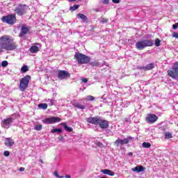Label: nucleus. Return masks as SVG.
Returning a JSON list of instances; mask_svg holds the SVG:
<instances>
[{"label": "nucleus", "mask_w": 178, "mask_h": 178, "mask_svg": "<svg viewBox=\"0 0 178 178\" xmlns=\"http://www.w3.org/2000/svg\"><path fill=\"white\" fill-rule=\"evenodd\" d=\"M173 136H172V133L170 132H165V138H172Z\"/></svg>", "instance_id": "31"}, {"label": "nucleus", "mask_w": 178, "mask_h": 178, "mask_svg": "<svg viewBox=\"0 0 178 178\" xmlns=\"http://www.w3.org/2000/svg\"><path fill=\"white\" fill-rule=\"evenodd\" d=\"M153 45L154 41L151 40H143L136 43V47L139 51H143L144 48H147V47H152Z\"/></svg>", "instance_id": "4"}, {"label": "nucleus", "mask_w": 178, "mask_h": 178, "mask_svg": "<svg viewBox=\"0 0 178 178\" xmlns=\"http://www.w3.org/2000/svg\"><path fill=\"white\" fill-rule=\"evenodd\" d=\"M90 66H93V67H97L99 66V63L97 61H93L90 63Z\"/></svg>", "instance_id": "30"}, {"label": "nucleus", "mask_w": 178, "mask_h": 178, "mask_svg": "<svg viewBox=\"0 0 178 178\" xmlns=\"http://www.w3.org/2000/svg\"><path fill=\"white\" fill-rule=\"evenodd\" d=\"M101 172L104 173V175H108V176H115V172L108 169L102 170Z\"/></svg>", "instance_id": "18"}, {"label": "nucleus", "mask_w": 178, "mask_h": 178, "mask_svg": "<svg viewBox=\"0 0 178 178\" xmlns=\"http://www.w3.org/2000/svg\"><path fill=\"white\" fill-rule=\"evenodd\" d=\"M51 133H52V134H55V133H58V134H60V133H62V129H53L51 131Z\"/></svg>", "instance_id": "24"}, {"label": "nucleus", "mask_w": 178, "mask_h": 178, "mask_svg": "<svg viewBox=\"0 0 178 178\" xmlns=\"http://www.w3.org/2000/svg\"><path fill=\"white\" fill-rule=\"evenodd\" d=\"M66 178H71L72 177L70 175H65Z\"/></svg>", "instance_id": "49"}, {"label": "nucleus", "mask_w": 178, "mask_h": 178, "mask_svg": "<svg viewBox=\"0 0 178 178\" xmlns=\"http://www.w3.org/2000/svg\"><path fill=\"white\" fill-rule=\"evenodd\" d=\"M4 127H6L4 126Z\"/></svg>", "instance_id": "54"}, {"label": "nucleus", "mask_w": 178, "mask_h": 178, "mask_svg": "<svg viewBox=\"0 0 178 178\" xmlns=\"http://www.w3.org/2000/svg\"><path fill=\"white\" fill-rule=\"evenodd\" d=\"M115 145H117L118 147V145H123V142L122 139H117L115 141Z\"/></svg>", "instance_id": "27"}, {"label": "nucleus", "mask_w": 178, "mask_h": 178, "mask_svg": "<svg viewBox=\"0 0 178 178\" xmlns=\"http://www.w3.org/2000/svg\"><path fill=\"white\" fill-rule=\"evenodd\" d=\"M155 67L154 63L147 64L146 66L138 67L139 70H145V72H148V70H152Z\"/></svg>", "instance_id": "13"}, {"label": "nucleus", "mask_w": 178, "mask_h": 178, "mask_svg": "<svg viewBox=\"0 0 178 178\" xmlns=\"http://www.w3.org/2000/svg\"><path fill=\"white\" fill-rule=\"evenodd\" d=\"M3 155L4 156H9V155H10V152L9 151H5L3 152Z\"/></svg>", "instance_id": "38"}, {"label": "nucleus", "mask_w": 178, "mask_h": 178, "mask_svg": "<svg viewBox=\"0 0 178 178\" xmlns=\"http://www.w3.org/2000/svg\"><path fill=\"white\" fill-rule=\"evenodd\" d=\"M129 140H133V137H131V136H128L127 138H124V139L122 140V145H123V144H129Z\"/></svg>", "instance_id": "22"}, {"label": "nucleus", "mask_w": 178, "mask_h": 178, "mask_svg": "<svg viewBox=\"0 0 178 178\" xmlns=\"http://www.w3.org/2000/svg\"><path fill=\"white\" fill-rule=\"evenodd\" d=\"M142 147H143V148H150L151 147V143H147V142H144L142 144Z\"/></svg>", "instance_id": "26"}, {"label": "nucleus", "mask_w": 178, "mask_h": 178, "mask_svg": "<svg viewBox=\"0 0 178 178\" xmlns=\"http://www.w3.org/2000/svg\"><path fill=\"white\" fill-rule=\"evenodd\" d=\"M157 120L158 116H156V115L155 114L149 113L145 118V121L147 122V123H149V124H152L155 123V122H156Z\"/></svg>", "instance_id": "10"}, {"label": "nucleus", "mask_w": 178, "mask_h": 178, "mask_svg": "<svg viewBox=\"0 0 178 178\" xmlns=\"http://www.w3.org/2000/svg\"><path fill=\"white\" fill-rule=\"evenodd\" d=\"M2 49H3V48L1 46H0V54H1V52L3 51H2Z\"/></svg>", "instance_id": "47"}, {"label": "nucleus", "mask_w": 178, "mask_h": 178, "mask_svg": "<svg viewBox=\"0 0 178 178\" xmlns=\"http://www.w3.org/2000/svg\"><path fill=\"white\" fill-rule=\"evenodd\" d=\"M30 33V27L26 26H22L21 28V31L19 34V37L22 38V37H24L26 34Z\"/></svg>", "instance_id": "12"}, {"label": "nucleus", "mask_w": 178, "mask_h": 178, "mask_svg": "<svg viewBox=\"0 0 178 178\" xmlns=\"http://www.w3.org/2000/svg\"><path fill=\"white\" fill-rule=\"evenodd\" d=\"M128 156H133V152H129L128 153Z\"/></svg>", "instance_id": "46"}, {"label": "nucleus", "mask_w": 178, "mask_h": 178, "mask_svg": "<svg viewBox=\"0 0 178 178\" xmlns=\"http://www.w3.org/2000/svg\"><path fill=\"white\" fill-rule=\"evenodd\" d=\"M21 72L23 73H26V72H29V67L27 65H24L21 68Z\"/></svg>", "instance_id": "28"}, {"label": "nucleus", "mask_w": 178, "mask_h": 178, "mask_svg": "<svg viewBox=\"0 0 178 178\" xmlns=\"http://www.w3.org/2000/svg\"><path fill=\"white\" fill-rule=\"evenodd\" d=\"M1 20L3 23H7V24H10V26H13V24L16 23V15H8L7 16H3Z\"/></svg>", "instance_id": "7"}, {"label": "nucleus", "mask_w": 178, "mask_h": 178, "mask_svg": "<svg viewBox=\"0 0 178 178\" xmlns=\"http://www.w3.org/2000/svg\"><path fill=\"white\" fill-rule=\"evenodd\" d=\"M38 108H42V109H47L48 108V104L43 103V104H38Z\"/></svg>", "instance_id": "25"}, {"label": "nucleus", "mask_w": 178, "mask_h": 178, "mask_svg": "<svg viewBox=\"0 0 178 178\" xmlns=\"http://www.w3.org/2000/svg\"><path fill=\"white\" fill-rule=\"evenodd\" d=\"M74 58L80 65H87V63H90L91 61V58H90V56L81 53H76Z\"/></svg>", "instance_id": "3"}, {"label": "nucleus", "mask_w": 178, "mask_h": 178, "mask_svg": "<svg viewBox=\"0 0 178 178\" xmlns=\"http://www.w3.org/2000/svg\"><path fill=\"white\" fill-rule=\"evenodd\" d=\"M0 47L6 51H15V49H17V44L13 42V38L8 35L0 38Z\"/></svg>", "instance_id": "1"}, {"label": "nucleus", "mask_w": 178, "mask_h": 178, "mask_svg": "<svg viewBox=\"0 0 178 178\" xmlns=\"http://www.w3.org/2000/svg\"><path fill=\"white\" fill-rule=\"evenodd\" d=\"M19 172H24V168L21 167V168H19Z\"/></svg>", "instance_id": "45"}, {"label": "nucleus", "mask_w": 178, "mask_h": 178, "mask_svg": "<svg viewBox=\"0 0 178 178\" xmlns=\"http://www.w3.org/2000/svg\"><path fill=\"white\" fill-rule=\"evenodd\" d=\"M132 172H137V173H140L141 172H144L145 168L143 165H137L135 168L131 169Z\"/></svg>", "instance_id": "16"}, {"label": "nucleus", "mask_w": 178, "mask_h": 178, "mask_svg": "<svg viewBox=\"0 0 178 178\" xmlns=\"http://www.w3.org/2000/svg\"><path fill=\"white\" fill-rule=\"evenodd\" d=\"M38 161H39V162H41V163H44V161H42V159H40L38 160Z\"/></svg>", "instance_id": "48"}, {"label": "nucleus", "mask_w": 178, "mask_h": 178, "mask_svg": "<svg viewBox=\"0 0 178 178\" xmlns=\"http://www.w3.org/2000/svg\"><path fill=\"white\" fill-rule=\"evenodd\" d=\"M6 147H13L15 145V140L10 139V138H6L4 140Z\"/></svg>", "instance_id": "15"}, {"label": "nucleus", "mask_w": 178, "mask_h": 178, "mask_svg": "<svg viewBox=\"0 0 178 178\" xmlns=\"http://www.w3.org/2000/svg\"><path fill=\"white\" fill-rule=\"evenodd\" d=\"M101 22L102 23H108V19H106V18H102Z\"/></svg>", "instance_id": "40"}, {"label": "nucleus", "mask_w": 178, "mask_h": 178, "mask_svg": "<svg viewBox=\"0 0 178 178\" xmlns=\"http://www.w3.org/2000/svg\"><path fill=\"white\" fill-rule=\"evenodd\" d=\"M95 99V97L92 95H88L86 97V101H94Z\"/></svg>", "instance_id": "33"}, {"label": "nucleus", "mask_w": 178, "mask_h": 178, "mask_svg": "<svg viewBox=\"0 0 178 178\" xmlns=\"http://www.w3.org/2000/svg\"><path fill=\"white\" fill-rule=\"evenodd\" d=\"M13 122V118H8L6 119H4L2 122H1V125L2 126H8L7 127V129H9V126H10L11 123Z\"/></svg>", "instance_id": "14"}, {"label": "nucleus", "mask_w": 178, "mask_h": 178, "mask_svg": "<svg viewBox=\"0 0 178 178\" xmlns=\"http://www.w3.org/2000/svg\"><path fill=\"white\" fill-rule=\"evenodd\" d=\"M29 51H30L31 54H37V52L40 51V49L37 46H32L29 49Z\"/></svg>", "instance_id": "20"}, {"label": "nucleus", "mask_w": 178, "mask_h": 178, "mask_svg": "<svg viewBox=\"0 0 178 178\" xmlns=\"http://www.w3.org/2000/svg\"><path fill=\"white\" fill-rule=\"evenodd\" d=\"M178 28V22L172 25L173 30H177Z\"/></svg>", "instance_id": "39"}, {"label": "nucleus", "mask_w": 178, "mask_h": 178, "mask_svg": "<svg viewBox=\"0 0 178 178\" xmlns=\"http://www.w3.org/2000/svg\"><path fill=\"white\" fill-rule=\"evenodd\" d=\"M35 45H40V43H35Z\"/></svg>", "instance_id": "52"}, {"label": "nucleus", "mask_w": 178, "mask_h": 178, "mask_svg": "<svg viewBox=\"0 0 178 178\" xmlns=\"http://www.w3.org/2000/svg\"><path fill=\"white\" fill-rule=\"evenodd\" d=\"M55 104V99H48L49 106H52Z\"/></svg>", "instance_id": "32"}, {"label": "nucleus", "mask_w": 178, "mask_h": 178, "mask_svg": "<svg viewBox=\"0 0 178 178\" xmlns=\"http://www.w3.org/2000/svg\"><path fill=\"white\" fill-rule=\"evenodd\" d=\"M155 45H156V47H160V45H161V40H159V38H156L155 40Z\"/></svg>", "instance_id": "34"}, {"label": "nucleus", "mask_w": 178, "mask_h": 178, "mask_svg": "<svg viewBox=\"0 0 178 178\" xmlns=\"http://www.w3.org/2000/svg\"><path fill=\"white\" fill-rule=\"evenodd\" d=\"M112 2H113V3H120V0H112Z\"/></svg>", "instance_id": "43"}, {"label": "nucleus", "mask_w": 178, "mask_h": 178, "mask_svg": "<svg viewBox=\"0 0 178 178\" xmlns=\"http://www.w3.org/2000/svg\"><path fill=\"white\" fill-rule=\"evenodd\" d=\"M79 8H80L79 5H74L73 6L70 7V10H71V12H74V10H77Z\"/></svg>", "instance_id": "23"}, {"label": "nucleus", "mask_w": 178, "mask_h": 178, "mask_svg": "<svg viewBox=\"0 0 178 178\" xmlns=\"http://www.w3.org/2000/svg\"><path fill=\"white\" fill-rule=\"evenodd\" d=\"M97 147H104V144H102V143H97Z\"/></svg>", "instance_id": "44"}, {"label": "nucleus", "mask_w": 178, "mask_h": 178, "mask_svg": "<svg viewBox=\"0 0 178 178\" xmlns=\"http://www.w3.org/2000/svg\"><path fill=\"white\" fill-rule=\"evenodd\" d=\"M78 17L81 19V20H82V22H83V23H88V17H87V16H86V15L79 13L78 14Z\"/></svg>", "instance_id": "19"}, {"label": "nucleus", "mask_w": 178, "mask_h": 178, "mask_svg": "<svg viewBox=\"0 0 178 178\" xmlns=\"http://www.w3.org/2000/svg\"><path fill=\"white\" fill-rule=\"evenodd\" d=\"M57 159H58V156H56L54 157V161H56Z\"/></svg>", "instance_id": "51"}, {"label": "nucleus", "mask_w": 178, "mask_h": 178, "mask_svg": "<svg viewBox=\"0 0 178 178\" xmlns=\"http://www.w3.org/2000/svg\"><path fill=\"white\" fill-rule=\"evenodd\" d=\"M27 9V5L19 3L18 6L15 8L14 12L17 15V16H23L26 15V10Z\"/></svg>", "instance_id": "6"}, {"label": "nucleus", "mask_w": 178, "mask_h": 178, "mask_svg": "<svg viewBox=\"0 0 178 178\" xmlns=\"http://www.w3.org/2000/svg\"><path fill=\"white\" fill-rule=\"evenodd\" d=\"M62 119L59 117H51L48 118H44L42 122L44 124H54V123H59L61 122Z\"/></svg>", "instance_id": "9"}, {"label": "nucleus", "mask_w": 178, "mask_h": 178, "mask_svg": "<svg viewBox=\"0 0 178 178\" xmlns=\"http://www.w3.org/2000/svg\"><path fill=\"white\" fill-rule=\"evenodd\" d=\"M73 106L74 108H77L78 109H86V106H84L80 103L74 104Z\"/></svg>", "instance_id": "21"}, {"label": "nucleus", "mask_w": 178, "mask_h": 178, "mask_svg": "<svg viewBox=\"0 0 178 178\" xmlns=\"http://www.w3.org/2000/svg\"><path fill=\"white\" fill-rule=\"evenodd\" d=\"M8 63L6 60H3L2 63H1V66L3 67H6V66H8Z\"/></svg>", "instance_id": "36"}, {"label": "nucleus", "mask_w": 178, "mask_h": 178, "mask_svg": "<svg viewBox=\"0 0 178 178\" xmlns=\"http://www.w3.org/2000/svg\"><path fill=\"white\" fill-rule=\"evenodd\" d=\"M30 80H31V76L30 75H26L24 78H22L19 81V90L21 91H26V88L29 87L30 83Z\"/></svg>", "instance_id": "5"}, {"label": "nucleus", "mask_w": 178, "mask_h": 178, "mask_svg": "<svg viewBox=\"0 0 178 178\" xmlns=\"http://www.w3.org/2000/svg\"><path fill=\"white\" fill-rule=\"evenodd\" d=\"M126 122H129V120H126Z\"/></svg>", "instance_id": "53"}, {"label": "nucleus", "mask_w": 178, "mask_h": 178, "mask_svg": "<svg viewBox=\"0 0 178 178\" xmlns=\"http://www.w3.org/2000/svg\"><path fill=\"white\" fill-rule=\"evenodd\" d=\"M102 3L104 5H108L109 3V0H103Z\"/></svg>", "instance_id": "41"}, {"label": "nucleus", "mask_w": 178, "mask_h": 178, "mask_svg": "<svg viewBox=\"0 0 178 178\" xmlns=\"http://www.w3.org/2000/svg\"><path fill=\"white\" fill-rule=\"evenodd\" d=\"M35 130H36L37 131H40V130H42V125L41 124L35 125Z\"/></svg>", "instance_id": "29"}, {"label": "nucleus", "mask_w": 178, "mask_h": 178, "mask_svg": "<svg viewBox=\"0 0 178 178\" xmlns=\"http://www.w3.org/2000/svg\"><path fill=\"white\" fill-rule=\"evenodd\" d=\"M62 127H63V128L65 129V130L66 131H68V133H72V131H73V128L67 126V124L66 122H63L60 124Z\"/></svg>", "instance_id": "17"}, {"label": "nucleus", "mask_w": 178, "mask_h": 178, "mask_svg": "<svg viewBox=\"0 0 178 178\" xmlns=\"http://www.w3.org/2000/svg\"><path fill=\"white\" fill-rule=\"evenodd\" d=\"M168 74L171 79H177L178 77V62L174 63L172 69L168 70Z\"/></svg>", "instance_id": "8"}, {"label": "nucleus", "mask_w": 178, "mask_h": 178, "mask_svg": "<svg viewBox=\"0 0 178 178\" xmlns=\"http://www.w3.org/2000/svg\"><path fill=\"white\" fill-rule=\"evenodd\" d=\"M54 176L58 178H63V176H60V175L58 173V171L55 170L54 171Z\"/></svg>", "instance_id": "35"}, {"label": "nucleus", "mask_w": 178, "mask_h": 178, "mask_svg": "<svg viewBox=\"0 0 178 178\" xmlns=\"http://www.w3.org/2000/svg\"><path fill=\"white\" fill-rule=\"evenodd\" d=\"M70 78V73L65 70H59L58 73V79L59 80H66V79Z\"/></svg>", "instance_id": "11"}, {"label": "nucleus", "mask_w": 178, "mask_h": 178, "mask_svg": "<svg viewBox=\"0 0 178 178\" xmlns=\"http://www.w3.org/2000/svg\"><path fill=\"white\" fill-rule=\"evenodd\" d=\"M83 83H88V79L87 78H82Z\"/></svg>", "instance_id": "42"}, {"label": "nucleus", "mask_w": 178, "mask_h": 178, "mask_svg": "<svg viewBox=\"0 0 178 178\" xmlns=\"http://www.w3.org/2000/svg\"><path fill=\"white\" fill-rule=\"evenodd\" d=\"M76 0H69V2H74Z\"/></svg>", "instance_id": "50"}, {"label": "nucleus", "mask_w": 178, "mask_h": 178, "mask_svg": "<svg viewBox=\"0 0 178 178\" xmlns=\"http://www.w3.org/2000/svg\"><path fill=\"white\" fill-rule=\"evenodd\" d=\"M86 120L88 123H90V124L99 125L100 129H108L109 127V122L98 116L89 117Z\"/></svg>", "instance_id": "2"}, {"label": "nucleus", "mask_w": 178, "mask_h": 178, "mask_svg": "<svg viewBox=\"0 0 178 178\" xmlns=\"http://www.w3.org/2000/svg\"><path fill=\"white\" fill-rule=\"evenodd\" d=\"M172 37H173V38H178V33L177 32H173L172 33Z\"/></svg>", "instance_id": "37"}]
</instances>
